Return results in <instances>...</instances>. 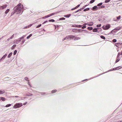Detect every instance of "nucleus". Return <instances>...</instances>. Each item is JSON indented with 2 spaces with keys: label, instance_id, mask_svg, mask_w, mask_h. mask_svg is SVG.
Returning <instances> with one entry per match:
<instances>
[{
  "label": "nucleus",
  "instance_id": "38",
  "mask_svg": "<svg viewBox=\"0 0 122 122\" xmlns=\"http://www.w3.org/2000/svg\"><path fill=\"white\" fill-rule=\"evenodd\" d=\"M101 26V24H98V25H97V27H100Z\"/></svg>",
  "mask_w": 122,
  "mask_h": 122
},
{
  "label": "nucleus",
  "instance_id": "25",
  "mask_svg": "<svg viewBox=\"0 0 122 122\" xmlns=\"http://www.w3.org/2000/svg\"><path fill=\"white\" fill-rule=\"evenodd\" d=\"M32 36V34H30L29 36H28L27 37V39L29 38Z\"/></svg>",
  "mask_w": 122,
  "mask_h": 122
},
{
  "label": "nucleus",
  "instance_id": "40",
  "mask_svg": "<svg viewBox=\"0 0 122 122\" xmlns=\"http://www.w3.org/2000/svg\"><path fill=\"white\" fill-rule=\"evenodd\" d=\"M86 26H82L81 28L82 29H84L85 28H86Z\"/></svg>",
  "mask_w": 122,
  "mask_h": 122
},
{
  "label": "nucleus",
  "instance_id": "12",
  "mask_svg": "<svg viewBox=\"0 0 122 122\" xmlns=\"http://www.w3.org/2000/svg\"><path fill=\"white\" fill-rule=\"evenodd\" d=\"M10 10L9 9H7L5 11V13L6 14H7L9 11Z\"/></svg>",
  "mask_w": 122,
  "mask_h": 122
},
{
  "label": "nucleus",
  "instance_id": "8",
  "mask_svg": "<svg viewBox=\"0 0 122 122\" xmlns=\"http://www.w3.org/2000/svg\"><path fill=\"white\" fill-rule=\"evenodd\" d=\"M97 8L96 6H95L92 8V10L94 11L96 10H97Z\"/></svg>",
  "mask_w": 122,
  "mask_h": 122
},
{
  "label": "nucleus",
  "instance_id": "48",
  "mask_svg": "<svg viewBox=\"0 0 122 122\" xmlns=\"http://www.w3.org/2000/svg\"><path fill=\"white\" fill-rule=\"evenodd\" d=\"M66 37H65V38H64V39H63V41H64V40H66Z\"/></svg>",
  "mask_w": 122,
  "mask_h": 122
},
{
  "label": "nucleus",
  "instance_id": "51",
  "mask_svg": "<svg viewBox=\"0 0 122 122\" xmlns=\"http://www.w3.org/2000/svg\"><path fill=\"white\" fill-rule=\"evenodd\" d=\"M87 25V23H85L84 24V25Z\"/></svg>",
  "mask_w": 122,
  "mask_h": 122
},
{
  "label": "nucleus",
  "instance_id": "24",
  "mask_svg": "<svg viewBox=\"0 0 122 122\" xmlns=\"http://www.w3.org/2000/svg\"><path fill=\"white\" fill-rule=\"evenodd\" d=\"M72 26L73 27H79V28H80L82 26L81 25H76V26Z\"/></svg>",
  "mask_w": 122,
  "mask_h": 122
},
{
  "label": "nucleus",
  "instance_id": "13",
  "mask_svg": "<svg viewBox=\"0 0 122 122\" xmlns=\"http://www.w3.org/2000/svg\"><path fill=\"white\" fill-rule=\"evenodd\" d=\"M93 31L94 32H96L97 31V29L96 28H94L93 30Z\"/></svg>",
  "mask_w": 122,
  "mask_h": 122
},
{
  "label": "nucleus",
  "instance_id": "32",
  "mask_svg": "<svg viewBox=\"0 0 122 122\" xmlns=\"http://www.w3.org/2000/svg\"><path fill=\"white\" fill-rule=\"evenodd\" d=\"M121 18V16L120 15L118 17H117V20H119Z\"/></svg>",
  "mask_w": 122,
  "mask_h": 122
},
{
  "label": "nucleus",
  "instance_id": "33",
  "mask_svg": "<svg viewBox=\"0 0 122 122\" xmlns=\"http://www.w3.org/2000/svg\"><path fill=\"white\" fill-rule=\"evenodd\" d=\"M41 24H40L39 25H38L36 27V28H39V27H40V26H41Z\"/></svg>",
  "mask_w": 122,
  "mask_h": 122
},
{
  "label": "nucleus",
  "instance_id": "16",
  "mask_svg": "<svg viewBox=\"0 0 122 122\" xmlns=\"http://www.w3.org/2000/svg\"><path fill=\"white\" fill-rule=\"evenodd\" d=\"M93 29V28L91 27H88L87 28V29L89 30H92Z\"/></svg>",
  "mask_w": 122,
  "mask_h": 122
},
{
  "label": "nucleus",
  "instance_id": "47",
  "mask_svg": "<svg viewBox=\"0 0 122 122\" xmlns=\"http://www.w3.org/2000/svg\"><path fill=\"white\" fill-rule=\"evenodd\" d=\"M76 9L75 7L74 8H72V9H71V10H75V9Z\"/></svg>",
  "mask_w": 122,
  "mask_h": 122
},
{
  "label": "nucleus",
  "instance_id": "21",
  "mask_svg": "<svg viewBox=\"0 0 122 122\" xmlns=\"http://www.w3.org/2000/svg\"><path fill=\"white\" fill-rule=\"evenodd\" d=\"M48 21L50 22H54L55 21V20L53 19H51V20H48Z\"/></svg>",
  "mask_w": 122,
  "mask_h": 122
},
{
  "label": "nucleus",
  "instance_id": "37",
  "mask_svg": "<svg viewBox=\"0 0 122 122\" xmlns=\"http://www.w3.org/2000/svg\"><path fill=\"white\" fill-rule=\"evenodd\" d=\"M16 46V45H14L12 47V49H13L14 47Z\"/></svg>",
  "mask_w": 122,
  "mask_h": 122
},
{
  "label": "nucleus",
  "instance_id": "20",
  "mask_svg": "<svg viewBox=\"0 0 122 122\" xmlns=\"http://www.w3.org/2000/svg\"><path fill=\"white\" fill-rule=\"evenodd\" d=\"M65 18H63V17H62V18H60L59 19V20H65Z\"/></svg>",
  "mask_w": 122,
  "mask_h": 122
},
{
  "label": "nucleus",
  "instance_id": "55",
  "mask_svg": "<svg viewBox=\"0 0 122 122\" xmlns=\"http://www.w3.org/2000/svg\"><path fill=\"white\" fill-rule=\"evenodd\" d=\"M46 18V17H45V16H44V17H43L42 18H44H44Z\"/></svg>",
  "mask_w": 122,
  "mask_h": 122
},
{
  "label": "nucleus",
  "instance_id": "49",
  "mask_svg": "<svg viewBox=\"0 0 122 122\" xmlns=\"http://www.w3.org/2000/svg\"><path fill=\"white\" fill-rule=\"evenodd\" d=\"M27 103V102H25V103H24L23 105H25Z\"/></svg>",
  "mask_w": 122,
  "mask_h": 122
},
{
  "label": "nucleus",
  "instance_id": "35",
  "mask_svg": "<svg viewBox=\"0 0 122 122\" xmlns=\"http://www.w3.org/2000/svg\"><path fill=\"white\" fill-rule=\"evenodd\" d=\"M24 36H23L20 37V39H23L24 38Z\"/></svg>",
  "mask_w": 122,
  "mask_h": 122
},
{
  "label": "nucleus",
  "instance_id": "54",
  "mask_svg": "<svg viewBox=\"0 0 122 122\" xmlns=\"http://www.w3.org/2000/svg\"><path fill=\"white\" fill-rule=\"evenodd\" d=\"M28 85H30V84L29 83V81H28Z\"/></svg>",
  "mask_w": 122,
  "mask_h": 122
},
{
  "label": "nucleus",
  "instance_id": "41",
  "mask_svg": "<svg viewBox=\"0 0 122 122\" xmlns=\"http://www.w3.org/2000/svg\"><path fill=\"white\" fill-rule=\"evenodd\" d=\"M14 37V34L10 38V39H12Z\"/></svg>",
  "mask_w": 122,
  "mask_h": 122
},
{
  "label": "nucleus",
  "instance_id": "28",
  "mask_svg": "<svg viewBox=\"0 0 122 122\" xmlns=\"http://www.w3.org/2000/svg\"><path fill=\"white\" fill-rule=\"evenodd\" d=\"M102 3H100L97 4V6H100L102 5Z\"/></svg>",
  "mask_w": 122,
  "mask_h": 122
},
{
  "label": "nucleus",
  "instance_id": "4",
  "mask_svg": "<svg viewBox=\"0 0 122 122\" xmlns=\"http://www.w3.org/2000/svg\"><path fill=\"white\" fill-rule=\"evenodd\" d=\"M121 55V54L120 53H118L117 55V57L116 60L115 61V62L116 63L118 62V61H119L120 59L119 58V56Z\"/></svg>",
  "mask_w": 122,
  "mask_h": 122
},
{
  "label": "nucleus",
  "instance_id": "44",
  "mask_svg": "<svg viewBox=\"0 0 122 122\" xmlns=\"http://www.w3.org/2000/svg\"><path fill=\"white\" fill-rule=\"evenodd\" d=\"M115 70V68H113L112 69L111 71H113V70Z\"/></svg>",
  "mask_w": 122,
  "mask_h": 122
},
{
  "label": "nucleus",
  "instance_id": "59",
  "mask_svg": "<svg viewBox=\"0 0 122 122\" xmlns=\"http://www.w3.org/2000/svg\"><path fill=\"white\" fill-rule=\"evenodd\" d=\"M118 122H122L121 121H118Z\"/></svg>",
  "mask_w": 122,
  "mask_h": 122
},
{
  "label": "nucleus",
  "instance_id": "6",
  "mask_svg": "<svg viewBox=\"0 0 122 122\" xmlns=\"http://www.w3.org/2000/svg\"><path fill=\"white\" fill-rule=\"evenodd\" d=\"M7 5H5L2 6H1L0 7V9H3L7 7Z\"/></svg>",
  "mask_w": 122,
  "mask_h": 122
},
{
  "label": "nucleus",
  "instance_id": "50",
  "mask_svg": "<svg viewBox=\"0 0 122 122\" xmlns=\"http://www.w3.org/2000/svg\"><path fill=\"white\" fill-rule=\"evenodd\" d=\"M79 11L78 10H77V11H76L75 12V13H76V12H78Z\"/></svg>",
  "mask_w": 122,
  "mask_h": 122
},
{
  "label": "nucleus",
  "instance_id": "2",
  "mask_svg": "<svg viewBox=\"0 0 122 122\" xmlns=\"http://www.w3.org/2000/svg\"><path fill=\"white\" fill-rule=\"evenodd\" d=\"M22 105V104L21 103H17L13 107L14 108H18L21 107Z\"/></svg>",
  "mask_w": 122,
  "mask_h": 122
},
{
  "label": "nucleus",
  "instance_id": "11",
  "mask_svg": "<svg viewBox=\"0 0 122 122\" xmlns=\"http://www.w3.org/2000/svg\"><path fill=\"white\" fill-rule=\"evenodd\" d=\"M1 100H2L3 101H5V98L3 97H1L0 98Z\"/></svg>",
  "mask_w": 122,
  "mask_h": 122
},
{
  "label": "nucleus",
  "instance_id": "7",
  "mask_svg": "<svg viewBox=\"0 0 122 122\" xmlns=\"http://www.w3.org/2000/svg\"><path fill=\"white\" fill-rule=\"evenodd\" d=\"M93 24V22L92 21L90 22L87 23V25L89 26H91Z\"/></svg>",
  "mask_w": 122,
  "mask_h": 122
},
{
  "label": "nucleus",
  "instance_id": "3",
  "mask_svg": "<svg viewBox=\"0 0 122 122\" xmlns=\"http://www.w3.org/2000/svg\"><path fill=\"white\" fill-rule=\"evenodd\" d=\"M110 25L109 24H108L107 25H106L105 27H104L103 26L102 27V28L104 30H107L110 28Z\"/></svg>",
  "mask_w": 122,
  "mask_h": 122
},
{
  "label": "nucleus",
  "instance_id": "43",
  "mask_svg": "<svg viewBox=\"0 0 122 122\" xmlns=\"http://www.w3.org/2000/svg\"><path fill=\"white\" fill-rule=\"evenodd\" d=\"M48 21H44L43 23L42 24H44L45 23H46Z\"/></svg>",
  "mask_w": 122,
  "mask_h": 122
},
{
  "label": "nucleus",
  "instance_id": "22",
  "mask_svg": "<svg viewBox=\"0 0 122 122\" xmlns=\"http://www.w3.org/2000/svg\"><path fill=\"white\" fill-rule=\"evenodd\" d=\"M57 92V90H53L51 91V92L52 93H54L56 92Z\"/></svg>",
  "mask_w": 122,
  "mask_h": 122
},
{
  "label": "nucleus",
  "instance_id": "26",
  "mask_svg": "<svg viewBox=\"0 0 122 122\" xmlns=\"http://www.w3.org/2000/svg\"><path fill=\"white\" fill-rule=\"evenodd\" d=\"M11 105L10 104H8L6 105V106H5V107H8L10 106Z\"/></svg>",
  "mask_w": 122,
  "mask_h": 122
},
{
  "label": "nucleus",
  "instance_id": "53",
  "mask_svg": "<svg viewBox=\"0 0 122 122\" xmlns=\"http://www.w3.org/2000/svg\"><path fill=\"white\" fill-rule=\"evenodd\" d=\"M10 38H9L7 40V41H9V40H10Z\"/></svg>",
  "mask_w": 122,
  "mask_h": 122
},
{
  "label": "nucleus",
  "instance_id": "23",
  "mask_svg": "<svg viewBox=\"0 0 122 122\" xmlns=\"http://www.w3.org/2000/svg\"><path fill=\"white\" fill-rule=\"evenodd\" d=\"M100 37H101V38L102 39L104 40H105V37L103 36H100Z\"/></svg>",
  "mask_w": 122,
  "mask_h": 122
},
{
  "label": "nucleus",
  "instance_id": "9",
  "mask_svg": "<svg viewBox=\"0 0 122 122\" xmlns=\"http://www.w3.org/2000/svg\"><path fill=\"white\" fill-rule=\"evenodd\" d=\"M122 68V67L121 66H119L116 67L115 68V70H118L121 69Z\"/></svg>",
  "mask_w": 122,
  "mask_h": 122
},
{
  "label": "nucleus",
  "instance_id": "10",
  "mask_svg": "<svg viewBox=\"0 0 122 122\" xmlns=\"http://www.w3.org/2000/svg\"><path fill=\"white\" fill-rule=\"evenodd\" d=\"M69 36L70 39H72L75 37V36L72 35H70Z\"/></svg>",
  "mask_w": 122,
  "mask_h": 122
},
{
  "label": "nucleus",
  "instance_id": "45",
  "mask_svg": "<svg viewBox=\"0 0 122 122\" xmlns=\"http://www.w3.org/2000/svg\"><path fill=\"white\" fill-rule=\"evenodd\" d=\"M101 8H103L105 7V6L102 5L101 6Z\"/></svg>",
  "mask_w": 122,
  "mask_h": 122
},
{
  "label": "nucleus",
  "instance_id": "42",
  "mask_svg": "<svg viewBox=\"0 0 122 122\" xmlns=\"http://www.w3.org/2000/svg\"><path fill=\"white\" fill-rule=\"evenodd\" d=\"M32 24H31L30 25H29L28 26V27H30V26H31L32 25Z\"/></svg>",
  "mask_w": 122,
  "mask_h": 122
},
{
  "label": "nucleus",
  "instance_id": "18",
  "mask_svg": "<svg viewBox=\"0 0 122 122\" xmlns=\"http://www.w3.org/2000/svg\"><path fill=\"white\" fill-rule=\"evenodd\" d=\"M7 55L6 54H5V55H4L3 56V57L0 59V60H1L2 58H5V57L7 56Z\"/></svg>",
  "mask_w": 122,
  "mask_h": 122
},
{
  "label": "nucleus",
  "instance_id": "5",
  "mask_svg": "<svg viewBox=\"0 0 122 122\" xmlns=\"http://www.w3.org/2000/svg\"><path fill=\"white\" fill-rule=\"evenodd\" d=\"M57 13L56 12L53 13H52L51 14H50L47 15L45 16V17H46V18L49 17L52 15H53L56 14Z\"/></svg>",
  "mask_w": 122,
  "mask_h": 122
},
{
  "label": "nucleus",
  "instance_id": "15",
  "mask_svg": "<svg viewBox=\"0 0 122 122\" xmlns=\"http://www.w3.org/2000/svg\"><path fill=\"white\" fill-rule=\"evenodd\" d=\"M71 15L70 14H69L67 15H65L64 16L65 17H66V18H68V17H69L71 16Z\"/></svg>",
  "mask_w": 122,
  "mask_h": 122
},
{
  "label": "nucleus",
  "instance_id": "36",
  "mask_svg": "<svg viewBox=\"0 0 122 122\" xmlns=\"http://www.w3.org/2000/svg\"><path fill=\"white\" fill-rule=\"evenodd\" d=\"M112 41L113 42H115L117 41V40L116 39H114Z\"/></svg>",
  "mask_w": 122,
  "mask_h": 122
},
{
  "label": "nucleus",
  "instance_id": "1",
  "mask_svg": "<svg viewBox=\"0 0 122 122\" xmlns=\"http://www.w3.org/2000/svg\"><path fill=\"white\" fill-rule=\"evenodd\" d=\"M23 8L22 5L20 3L19 4L17 5L14 8V13L16 14H20L21 11V10Z\"/></svg>",
  "mask_w": 122,
  "mask_h": 122
},
{
  "label": "nucleus",
  "instance_id": "19",
  "mask_svg": "<svg viewBox=\"0 0 122 122\" xmlns=\"http://www.w3.org/2000/svg\"><path fill=\"white\" fill-rule=\"evenodd\" d=\"M90 9L89 8H86V9H84L83 11H87V10H89Z\"/></svg>",
  "mask_w": 122,
  "mask_h": 122
},
{
  "label": "nucleus",
  "instance_id": "29",
  "mask_svg": "<svg viewBox=\"0 0 122 122\" xmlns=\"http://www.w3.org/2000/svg\"><path fill=\"white\" fill-rule=\"evenodd\" d=\"M95 0H92L90 2V3H92L95 1Z\"/></svg>",
  "mask_w": 122,
  "mask_h": 122
},
{
  "label": "nucleus",
  "instance_id": "30",
  "mask_svg": "<svg viewBox=\"0 0 122 122\" xmlns=\"http://www.w3.org/2000/svg\"><path fill=\"white\" fill-rule=\"evenodd\" d=\"M110 1V0H105V2L106 3H107L109 2Z\"/></svg>",
  "mask_w": 122,
  "mask_h": 122
},
{
  "label": "nucleus",
  "instance_id": "57",
  "mask_svg": "<svg viewBox=\"0 0 122 122\" xmlns=\"http://www.w3.org/2000/svg\"><path fill=\"white\" fill-rule=\"evenodd\" d=\"M87 80V79H85V80H83V81H86V80Z\"/></svg>",
  "mask_w": 122,
  "mask_h": 122
},
{
  "label": "nucleus",
  "instance_id": "60",
  "mask_svg": "<svg viewBox=\"0 0 122 122\" xmlns=\"http://www.w3.org/2000/svg\"><path fill=\"white\" fill-rule=\"evenodd\" d=\"M121 54L122 55V51H121Z\"/></svg>",
  "mask_w": 122,
  "mask_h": 122
},
{
  "label": "nucleus",
  "instance_id": "56",
  "mask_svg": "<svg viewBox=\"0 0 122 122\" xmlns=\"http://www.w3.org/2000/svg\"><path fill=\"white\" fill-rule=\"evenodd\" d=\"M15 97H19L18 96H15Z\"/></svg>",
  "mask_w": 122,
  "mask_h": 122
},
{
  "label": "nucleus",
  "instance_id": "31",
  "mask_svg": "<svg viewBox=\"0 0 122 122\" xmlns=\"http://www.w3.org/2000/svg\"><path fill=\"white\" fill-rule=\"evenodd\" d=\"M25 80H26V81H29V80H28V78L27 77H25Z\"/></svg>",
  "mask_w": 122,
  "mask_h": 122
},
{
  "label": "nucleus",
  "instance_id": "52",
  "mask_svg": "<svg viewBox=\"0 0 122 122\" xmlns=\"http://www.w3.org/2000/svg\"><path fill=\"white\" fill-rule=\"evenodd\" d=\"M78 7L77 6H76V7H75V8H76V9H77V8H78Z\"/></svg>",
  "mask_w": 122,
  "mask_h": 122
},
{
  "label": "nucleus",
  "instance_id": "34",
  "mask_svg": "<svg viewBox=\"0 0 122 122\" xmlns=\"http://www.w3.org/2000/svg\"><path fill=\"white\" fill-rule=\"evenodd\" d=\"M88 5H86L84 6H83V7L82 8V9H84V8H85L86 7V6H88Z\"/></svg>",
  "mask_w": 122,
  "mask_h": 122
},
{
  "label": "nucleus",
  "instance_id": "27",
  "mask_svg": "<svg viewBox=\"0 0 122 122\" xmlns=\"http://www.w3.org/2000/svg\"><path fill=\"white\" fill-rule=\"evenodd\" d=\"M17 52V51L16 50H15L14 52V53H13L14 55H15L16 54Z\"/></svg>",
  "mask_w": 122,
  "mask_h": 122
},
{
  "label": "nucleus",
  "instance_id": "58",
  "mask_svg": "<svg viewBox=\"0 0 122 122\" xmlns=\"http://www.w3.org/2000/svg\"><path fill=\"white\" fill-rule=\"evenodd\" d=\"M77 6L78 7H79L80 6V5H78Z\"/></svg>",
  "mask_w": 122,
  "mask_h": 122
},
{
  "label": "nucleus",
  "instance_id": "14",
  "mask_svg": "<svg viewBox=\"0 0 122 122\" xmlns=\"http://www.w3.org/2000/svg\"><path fill=\"white\" fill-rule=\"evenodd\" d=\"M5 93V91L4 90L2 91L1 90H0V94L4 93Z\"/></svg>",
  "mask_w": 122,
  "mask_h": 122
},
{
  "label": "nucleus",
  "instance_id": "39",
  "mask_svg": "<svg viewBox=\"0 0 122 122\" xmlns=\"http://www.w3.org/2000/svg\"><path fill=\"white\" fill-rule=\"evenodd\" d=\"M66 39H70L69 36H66Z\"/></svg>",
  "mask_w": 122,
  "mask_h": 122
},
{
  "label": "nucleus",
  "instance_id": "46",
  "mask_svg": "<svg viewBox=\"0 0 122 122\" xmlns=\"http://www.w3.org/2000/svg\"><path fill=\"white\" fill-rule=\"evenodd\" d=\"M82 9H82V8H81V9H79L78 10L79 11H81Z\"/></svg>",
  "mask_w": 122,
  "mask_h": 122
},
{
  "label": "nucleus",
  "instance_id": "17",
  "mask_svg": "<svg viewBox=\"0 0 122 122\" xmlns=\"http://www.w3.org/2000/svg\"><path fill=\"white\" fill-rule=\"evenodd\" d=\"M12 52L10 53L9 55L8 56V57L9 58H10L11 56L12 55Z\"/></svg>",
  "mask_w": 122,
  "mask_h": 122
}]
</instances>
